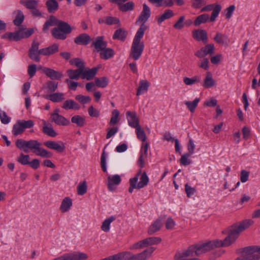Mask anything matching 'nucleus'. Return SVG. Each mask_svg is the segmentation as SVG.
I'll list each match as a JSON object with an SVG mask.
<instances>
[{"mask_svg":"<svg viewBox=\"0 0 260 260\" xmlns=\"http://www.w3.org/2000/svg\"><path fill=\"white\" fill-rule=\"evenodd\" d=\"M254 221L251 219H246L240 222L239 224L231 226L229 230L228 236L223 240H215L218 247H227L235 242L241 232L252 225Z\"/></svg>","mask_w":260,"mask_h":260,"instance_id":"f257e3e1","label":"nucleus"},{"mask_svg":"<svg viewBox=\"0 0 260 260\" xmlns=\"http://www.w3.org/2000/svg\"><path fill=\"white\" fill-rule=\"evenodd\" d=\"M16 146L25 153L32 152L37 155L42 157H51L52 153L41 147V144L37 140L25 141L22 139H17L15 142Z\"/></svg>","mask_w":260,"mask_h":260,"instance_id":"f03ea898","label":"nucleus"},{"mask_svg":"<svg viewBox=\"0 0 260 260\" xmlns=\"http://www.w3.org/2000/svg\"><path fill=\"white\" fill-rule=\"evenodd\" d=\"M143 30H139L137 32L133 41L128 58L133 59L137 60L139 59L142 54L144 48V44L143 42H141L143 38Z\"/></svg>","mask_w":260,"mask_h":260,"instance_id":"7ed1b4c3","label":"nucleus"},{"mask_svg":"<svg viewBox=\"0 0 260 260\" xmlns=\"http://www.w3.org/2000/svg\"><path fill=\"white\" fill-rule=\"evenodd\" d=\"M67 22L59 20L57 23V27H54L51 30V35L56 39L64 40L67 38V35L71 33L74 29Z\"/></svg>","mask_w":260,"mask_h":260,"instance_id":"20e7f679","label":"nucleus"},{"mask_svg":"<svg viewBox=\"0 0 260 260\" xmlns=\"http://www.w3.org/2000/svg\"><path fill=\"white\" fill-rule=\"evenodd\" d=\"M189 247H192V251L196 256L207 252L215 248H217L216 241H209L205 243L193 244Z\"/></svg>","mask_w":260,"mask_h":260,"instance_id":"39448f33","label":"nucleus"},{"mask_svg":"<svg viewBox=\"0 0 260 260\" xmlns=\"http://www.w3.org/2000/svg\"><path fill=\"white\" fill-rule=\"evenodd\" d=\"M71 65L75 66L78 69L76 70L70 69L67 70L68 76L71 80H78L80 77L82 78V66L81 59L80 58H75L72 59L69 61Z\"/></svg>","mask_w":260,"mask_h":260,"instance_id":"423d86ee","label":"nucleus"},{"mask_svg":"<svg viewBox=\"0 0 260 260\" xmlns=\"http://www.w3.org/2000/svg\"><path fill=\"white\" fill-rule=\"evenodd\" d=\"M253 248L254 246H251L240 249L239 250L242 254L236 260H259L260 255L255 253L256 251L254 250Z\"/></svg>","mask_w":260,"mask_h":260,"instance_id":"0eeeda50","label":"nucleus"},{"mask_svg":"<svg viewBox=\"0 0 260 260\" xmlns=\"http://www.w3.org/2000/svg\"><path fill=\"white\" fill-rule=\"evenodd\" d=\"M150 15L151 11L149 7L146 4H144L143 5L142 11L141 12L136 22V23L139 22L142 23L140 27L137 32H139V30H141V29L142 30H143V34H144L145 30L147 29V26L145 23L149 18Z\"/></svg>","mask_w":260,"mask_h":260,"instance_id":"6e6552de","label":"nucleus"},{"mask_svg":"<svg viewBox=\"0 0 260 260\" xmlns=\"http://www.w3.org/2000/svg\"><path fill=\"white\" fill-rule=\"evenodd\" d=\"M39 42L35 41H33L28 52V56L29 58L37 62L40 61V55H43V53H42V49H39Z\"/></svg>","mask_w":260,"mask_h":260,"instance_id":"1a4fd4ad","label":"nucleus"},{"mask_svg":"<svg viewBox=\"0 0 260 260\" xmlns=\"http://www.w3.org/2000/svg\"><path fill=\"white\" fill-rule=\"evenodd\" d=\"M192 248L188 247L186 250L177 252L174 256L175 260H200L194 257L196 255L193 253Z\"/></svg>","mask_w":260,"mask_h":260,"instance_id":"9d476101","label":"nucleus"},{"mask_svg":"<svg viewBox=\"0 0 260 260\" xmlns=\"http://www.w3.org/2000/svg\"><path fill=\"white\" fill-rule=\"evenodd\" d=\"M81 66H82V79H86L88 81L93 79L94 76L97 74L99 68L95 67L92 69L85 68V62L81 59Z\"/></svg>","mask_w":260,"mask_h":260,"instance_id":"9b49d317","label":"nucleus"},{"mask_svg":"<svg viewBox=\"0 0 260 260\" xmlns=\"http://www.w3.org/2000/svg\"><path fill=\"white\" fill-rule=\"evenodd\" d=\"M221 10V6L219 4H213L208 5L201 9V12H209L211 10L212 12L211 13V17L210 18V22H214L216 18L218 17L220 11Z\"/></svg>","mask_w":260,"mask_h":260,"instance_id":"f8f14e48","label":"nucleus"},{"mask_svg":"<svg viewBox=\"0 0 260 260\" xmlns=\"http://www.w3.org/2000/svg\"><path fill=\"white\" fill-rule=\"evenodd\" d=\"M215 46L213 44H208L201 48L195 53V55L199 58H204L206 55H212L214 53Z\"/></svg>","mask_w":260,"mask_h":260,"instance_id":"ddd939ff","label":"nucleus"},{"mask_svg":"<svg viewBox=\"0 0 260 260\" xmlns=\"http://www.w3.org/2000/svg\"><path fill=\"white\" fill-rule=\"evenodd\" d=\"M166 216H161L157 218L149 228L148 234L149 235L160 230L162 225V221L165 219Z\"/></svg>","mask_w":260,"mask_h":260,"instance_id":"4468645a","label":"nucleus"},{"mask_svg":"<svg viewBox=\"0 0 260 260\" xmlns=\"http://www.w3.org/2000/svg\"><path fill=\"white\" fill-rule=\"evenodd\" d=\"M192 37L197 41H202L206 44L208 38L207 33L204 29H196L192 32Z\"/></svg>","mask_w":260,"mask_h":260,"instance_id":"2eb2a0df","label":"nucleus"},{"mask_svg":"<svg viewBox=\"0 0 260 260\" xmlns=\"http://www.w3.org/2000/svg\"><path fill=\"white\" fill-rule=\"evenodd\" d=\"M43 72L52 80L60 79L63 76L61 72L49 68H44L43 69Z\"/></svg>","mask_w":260,"mask_h":260,"instance_id":"dca6fc26","label":"nucleus"},{"mask_svg":"<svg viewBox=\"0 0 260 260\" xmlns=\"http://www.w3.org/2000/svg\"><path fill=\"white\" fill-rule=\"evenodd\" d=\"M126 116L128 125L132 127L135 128L139 125V119L137 117L135 112H132L128 111L126 112Z\"/></svg>","mask_w":260,"mask_h":260,"instance_id":"f3484780","label":"nucleus"},{"mask_svg":"<svg viewBox=\"0 0 260 260\" xmlns=\"http://www.w3.org/2000/svg\"><path fill=\"white\" fill-rule=\"evenodd\" d=\"M91 39L89 35L87 34L83 33L80 34L74 39V43L79 45H87L91 41Z\"/></svg>","mask_w":260,"mask_h":260,"instance_id":"a211bd4d","label":"nucleus"},{"mask_svg":"<svg viewBox=\"0 0 260 260\" xmlns=\"http://www.w3.org/2000/svg\"><path fill=\"white\" fill-rule=\"evenodd\" d=\"M92 45L94 47L96 52L100 53L107 47V43L104 41V37L99 36L92 42Z\"/></svg>","mask_w":260,"mask_h":260,"instance_id":"6ab92c4d","label":"nucleus"},{"mask_svg":"<svg viewBox=\"0 0 260 260\" xmlns=\"http://www.w3.org/2000/svg\"><path fill=\"white\" fill-rule=\"evenodd\" d=\"M108 188L110 191H113L115 189L114 185H118L121 181L120 176L119 175L109 176L108 177Z\"/></svg>","mask_w":260,"mask_h":260,"instance_id":"aec40b11","label":"nucleus"},{"mask_svg":"<svg viewBox=\"0 0 260 260\" xmlns=\"http://www.w3.org/2000/svg\"><path fill=\"white\" fill-rule=\"evenodd\" d=\"M62 143V145L58 143L53 141H48L44 143V145L48 148L55 150L58 152H62L65 149L64 144Z\"/></svg>","mask_w":260,"mask_h":260,"instance_id":"412c9836","label":"nucleus"},{"mask_svg":"<svg viewBox=\"0 0 260 260\" xmlns=\"http://www.w3.org/2000/svg\"><path fill=\"white\" fill-rule=\"evenodd\" d=\"M52 122H54L58 125L67 126L70 124L69 119L60 114H56L55 116L51 117Z\"/></svg>","mask_w":260,"mask_h":260,"instance_id":"4be33fe9","label":"nucleus"},{"mask_svg":"<svg viewBox=\"0 0 260 260\" xmlns=\"http://www.w3.org/2000/svg\"><path fill=\"white\" fill-rule=\"evenodd\" d=\"M215 84L216 82L213 79L212 74L210 72H207L202 85L205 88H209L213 87Z\"/></svg>","mask_w":260,"mask_h":260,"instance_id":"5701e85b","label":"nucleus"},{"mask_svg":"<svg viewBox=\"0 0 260 260\" xmlns=\"http://www.w3.org/2000/svg\"><path fill=\"white\" fill-rule=\"evenodd\" d=\"M213 40L219 44L228 46L230 43V40L226 35L221 32H217L213 38Z\"/></svg>","mask_w":260,"mask_h":260,"instance_id":"b1692460","label":"nucleus"},{"mask_svg":"<svg viewBox=\"0 0 260 260\" xmlns=\"http://www.w3.org/2000/svg\"><path fill=\"white\" fill-rule=\"evenodd\" d=\"M22 27H23V25L21 26L19 29L16 32H9L8 34V38L10 40H13L15 41H17L24 38Z\"/></svg>","mask_w":260,"mask_h":260,"instance_id":"393cba45","label":"nucleus"},{"mask_svg":"<svg viewBox=\"0 0 260 260\" xmlns=\"http://www.w3.org/2000/svg\"><path fill=\"white\" fill-rule=\"evenodd\" d=\"M58 19L53 15L50 16L49 19L45 22L42 30L44 32H47L49 27L51 26H56Z\"/></svg>","mask_w":260,"mask_h":260,"instance_id":"a878e982","label":"nucleus"},{"mask_svg":"<svg viewBox=\"0 0 260 260\" xmlns=\"http://www.w3.org/2000/svg\"><path fill=\"white\" fill-rule=\"evenodd\" d=\"M127 36V32L124 29L119 28L116 29L112 37L113 40H118L123 42L125 40Z\"/></svg>","mask_w":260,"mask_h":260,"instance_id":"bb28decb","label":"nucleus"},{"mask_svg":"<svg viewBox=\"0 0 260 260\" xmlns=\"http://www.w3.org/2000/svg\"><path fill=\"white\" fill-rule=\"evenodd\" d=\"M42 49L43 55L49 56L58 51L59 46L57 44H53L47 48H42Z\"/></svg>","mask_w":260,"mask_h":260,"instance_id":"cd10ccee","label":"nucleus"},{"mask_svg":"<svg viewBox=\"0 0 260 260\" xmlns=\"http://www.w3.org/2000/svg\"><path fill=\"white\" fill-rule=\"evenodd\" d=\"M87 257L85 253L78 252L67 254V260H86Z\"/></svg>","mask_w":260,"mask_h":260,"instance_id":"c85d7f7f","label":"nucleus"},{"mask_svg":"<svg viewBox=\"0 0 260 260\" xmlns=\"http://www.w3.org/2000/svg\"><path fill=\"white\" fill-rule=\"evenodd\" d=\"M174 16V13L172 10L167 9L164 11V12L158 17L157 21L158 24H160L162 22L167 19H169Z\"/></svg>","mask_w":260,"mask_h":260,"instance_id":"c756f323","label":"nucleus"},{"mask_svg":"<svg viewBox=\"0 0 260 260\" xmlns=\"http://www.w3.org/2000/svg\"><path fill=\"white\" fill-rule=\"evenodd\" d=\"M61 107L65 110H79L80 108V106L72 100L65 101Z\"/></svg>","mask_w":260,"mask_h":260,"instance_id":"7c9ffc66","label":"nucleus"},{"mask_svg":"<svg viewBox=\"0 0 260 260\" xmlns=\"http://www.w3.org/2000/svg\"><path fill=\"white\" fill-rule=\"evenodd\" d=\"M149 83L146 80H142L140 81L139 87L137 91V95L139 96L148 91Z\"/></svg>","mask_w":260,"mask_h":260,"instance_id":"2f4dec72","label":"nucleus"},{"mask_svg":"<svg viewBox=\"0 0 260 260\" xmlns=\"http://www.w3.org/2000/svg\"><path fill=\"white\" fill-rule=\"evenodd\" d=\"M114 55V51L110 48H106L100 53V57L104 60L112 58Z\"/></svg>","mask_w":260,"mask_h":260,"instance_id":"473e14b6","label":"nucleus"},{"mask_svg":"<svg viewBox=\"0 0 260 260\" xmlns=\"http://www.w3.org/2000/svg\"><path fill=\"white\" fill-rule=\"evenodd\" d=\"M46 6L49 13H52L55 12L59 7L58 3L57 1L54 0H48L46 2Z\"/></svg>","mask_w":260,"mask_h":260,"instance_id":"72a5a7b5","label":"nucleus"},{"mask_svg":"<svg viewBox=\"0 0 260 260\" xmlns=\"http://www.w3.org/2000/svg\"><path fill=\"white\" fill-rule=\"evenodd\" d=\"M72 205V201L69 198H65L62 201L60 209L62 212H67Z\"/></svg>","mask_w":260,"mask_h":260,"instance_id":"f704fd0d","label":"nucleus"},{"mask_svg":"<svg viewBox=\"0 0 260 260\" xmlns=\"http://www.w3.org/2000/svg\"><path fill=\"white\" fill-rule=\"evenodd\" d=\"M145 247L152 245H157L160 243L161 241V239L160 237H152L146 238L143 240Z\"/></svg>","mask_w":260,"mask_h":260,"instance_id":"c9c22d12","label":"nucleus"},{"mask_svg":"<svg viewBox=\"0 0 260 260\" xmlns=\"http://www.w3.org/2000/svg\"><path fill=\"white\" fill-rule=\"evenodd\" d=\"M135 4L133 2L130 1L125 4H119V10L123 12H126L128 11H133L134 9Z\"/></svg>","mask_w":260,"mask_h":260,"instance_id":"e433bc0d","label":"nucleus"},{"mask_svg":"<svg viewBox=\"0 0 260 260\" xmlns=\"http://www.w3.org/2000/svg\"><path fill=\"white\" fill-rule=\"evenodd\" d=\"M20 3L31 10L37 8L38 5V2L36 0H20Z\"/></svg>","mask_w":260,"mask_h":260,"instance_id":"4c0bfd02","label":"nucleus"},{"mask_svg":"<svg viewBox=\"0 0 260 260\" xmlns=\"http://www.w3.org/2000/svg\"><path fill=\"white\" fill-rule=\"evenodd\" d=\"M14 13H16V15L15 18L13 20V23L16 26H20L24 21V14L23 12L20 10L15 11Z\"/></svg>","mask_w":260,"mask_h":260,"instance_id":"58836bf2","label":"nucleus"},{"mask_svg":"<svg viewBox=\"0 0 260 260\" xmlns=\"http://www.w3.org/2000/svg\"><path fill=\"white\" fill-rule=\"evenodd\" d=\"M24 132V130L20 123V120L17 121L16 123L14 124L12 128V132L14 136H17L18 135L22 134Z\"/></svg>","mask_w":260,"mask_h":260,"instance_id":"ea45409f","label":"nucleus"},{"mask_svg":"<svg viewBox=\"0 0 260 260\" xmlns=\"http://www.w3.org/2000/svg\"><path fill=\"white\" fill-rule=\"evenodd\" d=\"M71 122L79 127H83L85 124V119L80 115H77L71 118Z\"/></svg>","mask_w":260,"mask_h":260,"instance_id":"a19ab883","label":"nucleus"},{"mask_svg":"<svg viewBox=\"0 0 260 260\" xmlns=\"http://www.w3.org/2000/svg\"><path fill=\"white\" fill-rule=\"evenodd\" d=\"M53 102H59L62 101L64 98V94L61 92H55L47 95V98Z\"/></svg>","mask_w":260,"mask_h":260,"instance_id":"79ce46f5","label":"nucleus"},{"mask_svg":"<svg viewBox=\"0 0 260 260\" xmlns=\"http://www.w3.org/2000/svg\"><path fill=\"white\" fill-rule=\"evenodd\" d=\"M140 181L137 184V189L143 188L146 186L149 182V178L145 172H143L140 178Z\"/></svg>","mask_w":260,"mask_h":260,"instance_id":"37998d69","label":"nucleus"},{"mask_svg":"<svg viewBox=\"0 0 260 260\" xmlns=\"http://www.w3.org/2000/svg\"><path fill=\"white\" fill-rule=\"evenodd\" d=\"M210 20L209 15L207 14H203L198 16L194 21L195 26H199L201 24L206 23Z\"/></svg>","mask_w":260,"mask_h":260,"instance_id":"c03bdc74","label":"nucleus"},{"mask_svg":"<svg viewBox=\"0 0 260 260\" xmlns=\"http://www.w3.org/2000/svg\"><path fill=\"white\" fill-rule=\"evenodd\" d=\"M200 101L199 98H196L192 102L186 101L184 103L189 111L191 113H193Z\"/></svg>","mask_w":260,"mask_h":260,"instance_id":"a18cd8bd","label":"nucleus"},{"mask_svg":"<svg viewBox=\"0 0 260 260\" xmlns=\"http://www.w3.org/2000/svg\"><path fill=\"white\" fill-rule=\"evenodd\" d=\"M115 220V217L113 216L110 217L109 218L105 219L102 223L101 229L102 231L107 232L110 230V225L111 223Z\"/></svg>","mask_w":260,"mask_h":260,"instance_id":"49530a36","label":"nucleus"},{"mask_svg":"<svg viewBox=\"0 0 260 260\" xmlns=\"http://www.w3.org/2000/svg\"><path fill=\"white\" fill-rule=\"evenodd\" d=\"M94 81L95 84L99 87H105L108 84V79L105 77H103L100 78H96Z\"/></svg>","mask_w":260,"mask_h":260,"instance_id":"de8ad7c7","label":"nucleus"},{"mask_svg":"<svg viewBox=\"0 0 260 260\" xmlns=\"http://www.w3.org/2000/svg\"><path fill=\"white\" fill-rule=\"evenodd\" d=\"M201 81V78L198 76H196L191 78L184 77L183 78L184 83L187 85H190Z\"/></svg>","mask_w":260,"mask_h":260,"instance_id":"09e8293b","label":"nucleus"},{"mask_svg":"<svg viewBox=\"0 0 260 260\" xmlns=\"http://www.w3.org/2000/svg\"><path fill=\"white\" fill-rule=\"evenodd\" d=\"M135 128H136V133L137 138L142 142H145L146 140V136L144 131L141 128L140 125L138 127H136Z\"/></svg>","mask_w":260,"mask_h":260,"instance_id":"8fccbe9b","label":"nucleus"},{"mask_svg":"<svg viewBox=\"0 0 260 260\" xmlns=\"http://www.w3.org/2000/svg\"><path fill=\"white\" fill-rule=\"evenodd\" d=\"M112 116L111 118V119L109 122V124L111 126H114L115 125L119 120L118 117L119 116V111L115 109L112 111Z\"/></svg>","mask_w":260,"mask_h":260,"instance_id":"3c124183","label":"nucleus"},{"mask_svg":"<svg viewBox=\"0 0 260 260\" xmlns=\"http://www.w3.org/2000/svg\"><path fill=\"white\" fill-rule=\"evenodd\" d=\"M43 133L48 136L55 137L57 135V133L53 129L51 126H44L42 129Z\"/></svg>","mask_w":260,"mask_h":260,"instance_id":"603ef678","label":"nucleus"},{"mask_svg":"<svg viewBox=\"0 0 260 260\" xmlns=\"http://www.w3.org/2000/svg\"><path fill=\"white\" fill-rule=\"evenodd\" d=\"M30 157L29 155L21 153L17 157V161L22 165H28L29 162Z\"/></svg>","mask_w":260,"mask_h":260,"instance_id":"864d4df0","label":"nucleus"},{"mask_svg":"<svg viewBox=\"0 0 260 260\" xmlns=\"http://www.w3.org/2000/svg\"><path fill=\"white\" fill-rule=\"evenodd\" d=\"M87 184L85 181L80 182L77 187V192L79 195H83L87 192Z\"/></svg>","mask_w":260,"mask_h":260,"instance_id":"5fc2aeb1","label":"nucleus"},{"mask_svg":"<svg viewBox=\"0 0 260 260\" xmlns=\"http://www.w3.org/2000/svg\"><path fill=\"white\" fill-rule=\"evenodd\" d=\"M191 155L187 153L182 155L180 159V164L185 166L190 165L191 163V160L190 159H188V158Z\"/></svg>","mask_w":260,"mask_h":260,"instance_id":"6e6d98bb","label":"nucleus"},{"mask_svg":"<svg viewBox=\"0 0 260 260\" xmlns=\"http://www.w3.org/2000/svg\"><path fill=\"white\" fill-rule=\"evenodd\" d=\"M75 99L82 104H87L91 101V98L89 96H84L81 94L77 95Z\"/></svg>","mask_w":260,"mask_h":260,"instance_id":"4d7b16f0","label":"nucleus"},{"mask_svg":"<svg viewBox=\"0 0 260 260\" xmlns=\"http://www.w3.org/2000/svg\"><path fill=\"white\" fill-rule=\"evenodd\" d=\"M120 22L119 19L115 17H106L105 18V23L107 25L117 24Z\"/></svg>","mask_w":260,"mask_h":260,"instance_id":"13d9d810","label":"nucleus"},{"mask_svg":"<svg viewBox=\"0 0 260 260\" xmlns=\"http://www.w3.org/2000/svg\"><path fill=\"white\" fill-rule=\"evenodd\" d=\"M58 87V83L54 81H50L47 83V88L49 92H53L55 91Z\"/></svg>","mask_w":260,"mask_h":260,"instance_id":"bf43d9fd","label":"nucleus"},{"mask_svg":"<svg viewBox=\"0 0 260 260\" xmlns=\"http://www.w3.org/2000/svg\"><path fill=\"white\" fill-rule=\"evenodd\" d=\"M191 7L194 9H199L202 6L206 4V2L204 0H191Z\"/></svg>","mask_w":260,"mask_h":260,"instance_id":"052dcab7","label":"nucleus"},{"mask_svg":"<svg viewBox=\"0 0 260 260\" xmlns=\"http://www.w3.org/2000/svg\"><path fill=\"white\" fill-rule=\"evenodd\" d=\"M185 19V16H182L179 17L178 21L174 24L173 27L176 29H181L184 27L183 21Z\"/></svg>","mask_w":260,"mask_h":260,"instance_id":"680f3d73","label":"nucleus"},{"mask_svg":"<svg viewBox=\"0 0 260 260\" xmlns=\"http://www.w3.org/2000/svg\"><path fill=\"white\" fill-rule=\"evenodd\" d=\"M37 72V66L35 64L29 65L27 67V72L30 78L34 77Z\"/></svg>","mask_w":260,"mask_h":260,"instance_id":"e2e57ef3","label":"nucleus"},{"mask_svg":"<svg viewBox=\"0 0 260 260\" xmlns=\"http://www.w3.org/2000/svg\"><path fill=\"white\" fill-rule=\"evenodd\" d=\"M0 119L1 122L4 124H8L10 121L9 118L6 114V112L0 109Z\"/></svg>","mask_w":260,"mask_h":260,"instance_id":"0e129e2a","label":"nucleus"},{"mask_svg":"<svg viewBox=\"0 0 260 260\" xmlns=\"http://www.w3.org/2000/svg\"><path fill=\"white\" fill-rule=\"evenodd\" d=\"M20 123H21L24 131L26 128H31L34 125V121L31 120H28L27 121L20 120Z\"/></svg>","mask_w":260,"mask_h":260,"instance_id":"69168bd1","label":"nucleus"},{"mask_svg":"<svg viewBox=\"0 0 260 260\" xmlns=\"http://www.w3.org/2000/svg\"><path fill=\"white\" fill-rule=\"evenodd\" d=\"M88 112L89 115L91 117H98L100 116L99 111L94 108L92 106L89 107Z\"/></svg>","mask_w":260,"mask_h":260,"instance_id":"338daca9","label":"nucleus"},{"mask_svg":"<svg viewBox=\"0 0 260 260\" xmlns=\"http://www.w3.org/2000/svg\"><path fill=\"white\" fill-rule=\"evenodd\" d=\"M209 62L208 59L207 58L204 57L201 61V63H199L198 66L200 68L204 69L205 70H208L209 69Z\"/></svg>","mask_w":260,"mask_h":260,"instance_id":"774afa93","label":"nucleus"}]
</instances>
